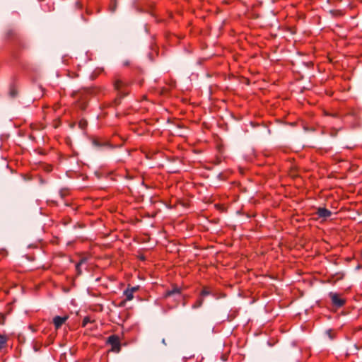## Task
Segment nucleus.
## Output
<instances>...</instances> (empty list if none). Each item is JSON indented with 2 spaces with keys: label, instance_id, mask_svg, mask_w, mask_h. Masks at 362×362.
Returning a JSON list of instances; mask_svg holds the SVG:
<instances>
[{
  "label": "nucleus",
  "instance_id": "1",
  "mask_svg": "<svg viewBox=\"0 0 362 362\" xmlns=\"http://www.w3.org/2000/svg\"><path fill=\"white\" fill-rule=\"evenodd\" d=\"M113 85L115 90L117 92L118 98L115 101L116 105H117L119 103L121 98L129 94L131 83L124 78L117 77L114 81Z\"/></svg>",
  "mask_w": 362,
  "mask_h": 362
},
{
  "label": "nucleus",
  "instance_id": "2",
  "mask_svg": "<svg viewBox=\"0 0 362 362\" xmlns=\"http://www.w3.org/2000/svg\"><path fill=\"white\" fill-rule=\"evenodd\" d=\"M107 343L111 345V351L119 353L121 350V343L119 337L117 335H110L107 340Z\"/></svg>",
  "mask_w": 362,
  "mask_h": 362
},
{
  "label": "nucleus",
  "instance_id": "3",
  "mask_svg": "<svg viewBox=\"0 0 362 362\" xmlns=\"http://www.w3.org/2000/svg\"><path fill=\"white\" fill-rule=\"evenodd\" d=\"M329 296L331 298L332 303L337 308L342 307L346 303L345 300L341 298L339 295L337 293L330 292Z\"/></svg>",
  "mask_w": 362,
  "mask_h": 362
},
{
  "label": "nucleus",
  "instance_id": "4",
  "mask_svg": "<svg viewBox=\"0 0 362 362\" xmlns=\"http://www.w3.org/2000/svg\"><path fill=\"white\" fill-rule=\"evenodd\" d=\"M68 316H55L53 318V323L57 329H59L62 325L67 320Z\"/></svg>",
  "mask_w": 362,
  "mask_h": 362
},
{
  "label": "nucleus",
  "instance_id": "5",
  "mask_svg": "<svg viewBox=\"0 0 362 362\" xmlns=\"http://www.w3.org/2000/svg\"><path fill=\"white\" fill-rule=\"evenodd\" d=\"M319 218H327L332 215V212L326 208L319 207L316 211Z\"/></svg>",
  "mask_w": 362,
  "mask_h": 362
},
{
  "label": "nucleus",
  "instance_id": "6",
  "mask_svg": "<svg viewBox=\"0 0 362 362\" xmlns=\"http://www.w3.org/2000/svg\"><path fill=\"white\" fill-rule=\"evenodd\" d=\"M18 95V88L17 84L16 81H12V83L9 86V90H8V95L11 98H14Z\"/></svg>",
  "mask_w": 362,
  "mask_h": 362
},
{
  "label": "nucleus",
  "instance_id": "7",
  "mask_svg": "<svg viewBox=\"0 0 362 362\" xmlns=\"http://www.w3.org/2000/svg\"><path fill=\"white\" fill-rule=\"evenodd\" d=\"M181 293V291L179 288L176 287V288H174L171 290H168L165 292V297H169V296H171L174 294H180Z\"/></svg>",
  "mask_w": 362,
  "mask_h": 362
},
{
  "label": "nucleus",
  "instance_id": "8",
  "mask_svg": "<svg viewBox=\"0 0 362 362\" xmlns=\"http://www.w3.org/2000/svg\"><path fill=\"white\" fill-rule=\"evenodd\" d=\"M125 296V300L129 301L134 298V293L130 291V289H125L123 293Z\"/></svg>",
  "mask_w": 362,
  "mask_h": 362
},
{
  "label": "nucleus",
  "instance_id": "9",
  "mask_svg": "<svg viewBox=\"0 0 362 362\" xmlns=\"http://www.w3.org/2000/svg\"><path fill=\"white\" fill-rule=\"evenodd\" d=\"M203 298L202 297L199 298L196 301L195 303L192 305V308L193 309H197V308H200L202 304H203Z\"/></svg>",
  "mask_w": 362,
  "mask_h": 362
},
{
  "label": "nucleus",
  "instance_id": "10",
  "mask_svg": "<svg viewBox=\"0 0 362 362\" xmlns=\"http://www.w3.org/2000/svg\"><path fill=\"white\" fill-rule=\"evenodd\" d=\"M210 294L209 291L206 288H204L202 291H201V296L204 297Z\"/></svg>",
  "mask_w": 362,
  "mask_h": 362
},
{
  "label": "nucleus",
  "instance_id": "11",
  "mask_svg": "<svg viewBox=\"0 0 362 362\" xmlns=\"http://www.w3.org/2000/svg\"><path fill=\"white\" fill-rule=\"evenodd\" d=\"M7 341V337L5 335L1 334V349L3 348L4 345Z\"/></svg>",
  "mask_w": 362,
  "mask_h": 362
},
{
  "label": "nucleus",
  "instance_id": "12",
  "mask_svg": "<svg viewBox=\"0 0 362 362\" xmlns=\"http://www.w3.org/2000/svg\"><path fill=\"white\" fill-rule=\"evenodd\" d=\"M128 289H130V291L134 293L135 292H136L139 288V286H132V287H128L127 288Z\"/></svg>",
  "mask_w": 362,
  "mask_h": 362
},
{
  "label": "nucleus",
  "instance_id": "13",
  "mask_svg": "<svg viewBox=\"0 0 362 362\" xmlns=\"http://www.w3.org/2000/svg\"><path fill=\"white\" fill-rule=\"evenodd\" d=\"M90 322V320L88 317H85L83 320V327H85L87 323H88Z\"/></svg>",
  "mask_w": 362,
  "mask_h": 362
},
{
  "label": "nucleus",
  "instance_id": "14",
  "mask_svg": "<svg viewBox=\"0 0 362 362\" xmlns=\"http://www.w3.org/2000/svg\"><path fill=\"white\" fill-rule=\"evenodd\" d=\"M1 258H3L8 255V252L6 250L1 248Z\"/></svg>",
  "mask_w": 362,
  "mask_h": 362
},
{
  "label": "nucleus",
  "instance_id": "15",
  "mask_svg": "<svg viewBox=\"0 0 362 362\" xmlns=\"http://www.w3.org/2000/svg\"><path fill=\"white\" fill-rule=\"evenodd\" d=\"M103 68H97L95 71H94V74H99L100 73L103 72Z\"/></svg>",
  "mask_w": 362,
  "mask_h": 362
},
{
  "label": "nucleus",
  "instance_id": "16",
  "mask_svg": "<svg viewBox=\"0 0 362 362\" xmlns=\"http://www.w3.org/2000/svg\"><path fill=\"white\" fill-rule=\"evenodd\" d=\"M81 264H82V262H78V263L76 265V270L78 272V273H80V272H80V267H81Z\"/></svg>",
  "mask_w": 362,
  "mask_h": 362
},
{
  "label": "nucleus",
  "instance_id": "17",
  "mask_svg": "<svg viewBox=\"0 0 362 362\" xmlns=\"http://www.w3.org/2000/svg\"><path fill=\"white\" fill-rule=\"evenodd\" d=\"M129 64V61H125L123 62V65L124 66H128Z\"/></svg>",
  "mask_w": 362,
  "mask_h": 362
},
{
  "label": "nucleus",
  "instance_id": "18",
  "mask_svg": "<svg viewBox=\"0 0 362 362\" xmlns=\"http://www.w3.org/2000/svg\"><path fill=\"white\" fill-rule=\"evenodd\" d=\"M1 324H3V318H4V317H3V315H2V314H1Z\"/></svg>",
  "mask_w": 362,
  "mask_h": 362
},
{
  "label": "nucleus",
  "instance_id": "19",
  "mask_svg": "<svg viewBox=\"0 0 362 362\" xmlns=\"http://www.w3.org/2000/svg\"><path fill=\"white\" fill-rule=\"evenodd\" d=\"M80 124V126H81V127H82V125H83V122H80V124Z\"/></svg>",
  "mask_w": 362,
  "mask_h": 362
}]
</instances>
